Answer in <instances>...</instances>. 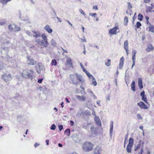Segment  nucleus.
<instances>
[{
    "label": "nucleus",
    "mask_w": 154,
    "mask_h": 154,
    "mask_svg": "<svg viewBox=\"0 0 154 154\" xmlns=\"http://www.w3.org/2000/svg\"><path fill=\"white\" fill-rule=\"evenodd\" d=\"M134 143L133 139L131 137L129 138V143L128 145L133 146Z\"/></svg>",
    "instance_id": "a878e982"
},
{
    "label": "nucleus",
    "mask_w": 154,
    "mask_h": 154,
    "mask_svg": "<svg viewBox=\"0 0 154 154\" xmlns=\"http://www.w3.org/2000/svg\"><path fill=\"white\" fill-rule=\"evenodd\" d=\"M94 145L91 142L88 141L83 144L82 149L85 151L88 152L93 149Z\"/></svg>",
    "instance_id": "7ed1b4c3"
},
{
    "label": "nucleus",
    "mask_w": 154,
    "mask_h": 154,
    "mask_svg": "<svg viewBox=\"0 0 154 154\" xmlns=\"http://www.w3.org/2000/svg\"><path fill=\"white\" fill-rule=\"evenodd\" d=\"M45 141H46V143L47 145H49V140H46Z\"/></svg>",
    "instance_id": "774afa93"
},
{
    "label": "nucleus",
    "mask_w": 154,
    "mask_h": 154,
    "mask_svg": "<svg viewBox=\"0 0 154 154\" xmlns=\"http://www.w3.org/2000/svg\"><path fill=\"white\" fill-rule=\"evenodd\" d=\"M70 79L73 85H75L78 84L82 81V76L77 73H75V75L71 74L70 75Z\"/></svg>",
    "instance_id": "f03ea898"
},
{
    "label": "nucleus",
    "mask_w": 154,
    "mask_h": 154,
    "mask_svg": "<svg viewBox=\"0 0 154 154\" xmlns=\"http://www.w3.org/2000/svg\"><path fill=\"white\" fill-rule=\"evenodd\" d=\"M137 105L140 108L142 109H146L148 108L147 106L142 101H141L140 102L138 103Z\"/></svg>",
    "instance_id": "4468645a"
},
{
    "label": "nucleus",
    "mask_w": 154,
    "mask_h": 154,
    "mask_svg": "<svg viewBox=\"0 0 154 154\" xmlns=\"http://www.w3.org/2000/svg\"><path fill=\"white\" fill-rule=\"evenodd\" d=\"M43 79H39L38 80V82L39 83H41L43 80Z\"/></svg>",
    "instance_id": "6e6d98bb"
},
{
    "label": "nucleus",
    "mask_w": 154,
    "mask_h": 154,
    "mask_svg": "<svg viewBox=\"0 0 154 154\" xmlns=\"http://www.w3.org/2000/svg\"><path fill=\"white\" fill-rule=\"evenodd\" d=\"M94 120L96 122V124L99 126H100L101 125V122L100 121V119L98 116H96L94 118Z\"/></svg>",
    "instance_id": "f3484780"
},
{
    "label": "nucleus",
    "mask_w": 154,
    "mask_h": 154,
    "mask_svg": "<svg viewBox=\"0 0 154 154\" xmlns=\"http://www.w3.org/2000/svg\"><path fill=\"white\" fill-rule=\"evenodd\" d=\"M42 37L43 39V40L45 42H48V39L47 38V37L46 36L45 34H43L42 35Z\"/></svg>",
    "instance_id": "393cba45"
},
{
    "label": "nucleus",
    "mask_w": 154,
    "mask_h": 154,
    "mask_svg": "<svg viewBox=\"0 0 154 154\" xmlns=\"http://www.w3.org/2000/svg\"><path fill=\"white\" fill-rule=\"evenodd\" d=\"M133 146L128 145L127 148L126 150L127 152L128 153H131V149Z\"/></svg>",
    "instance_id": "5701e85b"
},
{
    "label": "nucleus",
    "mask_w": 154,
    "mask_h": 154,
    "mask_svg": "<svg viewBox=\"0 0 154 154\" xmlns=\"http://www.w3.org/2000/svg\"><path fill=\"white\" fill-rule=\"evenodd\" d=\"M141 26V24L139 22H137L136 23V26L137 28H139Z\"/></svg>",
    "instance_id": "79ce46f5"
},
{
    "label": "nucleus",
    "mask_w": 154,
    "mask_h": 154,
    "mask_svg": "<svg viewBox=\"0 0 154 154\" xmlns=\"http://www.w3.org/2000/svg\"><path fill=\"white\" fill-rule=\"evenodd\" d=\"M59 130L61 131L62 130V129H63V126L61 125H59Z\"/></svg>",
    "instance_id": "603ef678"
},
{
    "label": "nucleus",
    "mask_w": 154,
    "mask_h": 154,
    "mask_svg": "<svg viewBox=\"0 0 154 154\" xmlns=\"http://www.w3.org/2000/svg\"><path fill=\"white\" fill-rule=\"evenodd\" d=\"M26 34L30 36H32V35L31 34V32L29 31L28 30H26Z\"/></svg>",
    "instance_id": "09e8293b"
},
{
    "label": "nucleus",
    "mask_w": 154,
    "mask_h": 154,
    "mask_svg": "<svg viewBox=\"0 0 154 154\" xmlns=\"http://www.w3.org/2000/svg\"><path fill=\"white\" fill-rule=\"evenodd\" d=\"M5 24L4 22L0 21V25H3Z\"/></svg>",
    "instance_id": "0e129e2a"
},
{
    "label": "nucleus",
    "mask_w": 154,
    "mask_h": 154,
    "mask_svg": "<svg viewBox=\"0 0 154 154\" xmlns=\"http://www.w3.org/2000/svg\"><path fill=\"white\" fill-rule=\"evenodd\" d=\"M45 29L49 33H51L52 32V30L51 28L49 26L47 25L44 27Z\"/></svg>",
    "instance_id": "6ab92c4d"
},
{
    "label": "nucleus",
    "mask_w": 154,
    "mask_h": 154,
    "mask_svg": "<svg viewBox=\"0 0 154 154\" xmlns=\"http://www.w3.org/2000/svg\"><path fill=\"white\" fill-rule=\"evenodd\" d=\"M154 47H153L152 45L151 44H149L146 49V51L147 52L153 51L154 50Z\"/></svg>",
    "instance_id": "9b49d317"
},
{
    "label": "nucleus",
    "mask_w": 154,
    "mask_h": 154,
    "mask_svg": "<svg viewBox=\"0 0 154 154\" xmlns=\"http://www.w3.org/2000/svg\"><path fill=\"white\" fill-rule=\"evenodd\" d=\"M89 15L92 16V17H95V16H97V14L96 13H91V14H89Z\"/></svg>",
    "instance_id": "3c124183"
},
{
    "label": "nucleus",
    "mask_w": 154,
    "mask_h": 154,
    "mask_svg": "<svg viewBox=\"0 0 154 154\" xmlns=\"http://www.w3.org/2000/svg\"><path fill=\"white\" fill-rule=\"evenodd\" d=\"M67 64L68 65H69L70 67H72V65L71 61V60L70 58H68L67 60Z\"/></svg>",
    "instance_id": "cd10ccee"
},
{
    "label": "nucleus",
    "mask_w": 154,
    "mask_h": 154,
    "mask_svg": "<svg viewBox=\"0 0 154 154\" xmlns=\"http://www.w3.org/2000/svg\"><path fill=\"white\" fill-rule=\"evenodd\" d=\"M56 128V126L54 124H52L50 127L51 129V130H54Z\"/></svg>",
    "instance_id": "37998d69"
},
{
    "label": "nucleus",
    "mask_w": 154,
    "mask_h": 154,
    "mask_svg": "<svg viewBox=\"0 0 154 154\" xmlns=\"http://www.w3.org/2000/svg\"><path fill=\"white\" fill-rule=\"evenodd\" d=\"M70 131V130L69 129H67L64 132L66 133L67 134V135L69 137V136Z\"/></svg>",
    "instance_id": "c9c22d12"
},
{
    "label": "nucleus",
    "mask_w": 154,
    "mask_h": 154,
    "mask_svg": "<svg viewBox=\"0 0 154 154\" xmlns=\"http://www.w3.org/2000/svg\"><path fill=\"white\" fill-rule=\"evenodd\" d=\"M32 32L34 34L32 36L36 38H38L40 37L41 34L39 32H37L35 31H32Z\"/></svg>",
    "instance_id": "412c9836"
},
{
    "label": "nucleus",
    "mask_w": 154,
    "mask_h": 154,
    "mask_svg": "<svg viewBox=\"0 0 154 154\" xmlns=\"http://www.w3.org/2000/svg\"><path fill=\"white\" fill-rule=\"evenodd\" d=\"M91 131L92 132V133H96V128H94V127H91Z\"/></svg>",
    "instance_id": "72a5a7b5"
},
{
    "label": "nucleus",
    "mask_w": 154,
    "mask_h": 154,
    "mask_svg": "<svg viewBox=\"0 0 154 154\" xmlns=\"http://www.w3.org/2000/svg\"><path fill=\"white\" fill-rule=\"evenodd\" d=\"M141 145V142H139L137 145H135V147L134 148V150L136 151V150H137L140 148Z\"/></svg>",
    "instance_id": "bb28decb"
},
{
    "label": "nucleus",
    "mask_w": 154,
    "mask_h": 154,
    "mask_svg": "<svg viewBox=\"0 0 154 154\" xmlns=\"http://www.w3.org/2000/svg\"><path fill=\"white\" fill-rule=\"evenodd\" d=\"M124 60V58L123 57H122L120 60L119 63V69H121L123 67V63Z\"/></svg>",
    "instance_id": "a211bd4d"
},
{
    "label": "nucleus",
    "mask_w": 154,
    "mask_h": 154,
    "mask_svg": "<svg viewBox=\"0 0 154 154\" xmlns=\"http://www.w3.org/2000/svg\"><path fill=\"white\" fill-rule=\"evenodd\" d=\"M100 100H97V103L98 104V105L100 106Z\"/></svg>",
    "instance_id": "338daca9"
},
{
    "label": "nucleus",
    "mask_w": 154,
    "mask_h": 154,
    "mask_svg": "<svg viewBox=\"0 0 154 154\" xmlns=\"http://www.w3.org/2000/svg\"><path fill=\"white\" fill-rule=\"evenodd\" d=\"M76 97L77 100L81 101H84L86 99V97L83 95L79 96L77 95L76 96Z\"/></svg>",
    "instance_id": "ddd939ff"
},
{
    "label": "nucleus",
    "mask_w": 154,
    "mask_h": 154,
    "mask_svg": "<svg viewBox=\"0 0 154 154\" xmlns=\"http://www.w3.org/2000/svg\"><path fill=\"white\" fill-rule=\"evenodd\" d=\"M128 7V9H131L132 8V6L130 4V2H128L127 3Z\"/></svg>",
    "instance_id": "49530a36"
},
{
    "label": "nucleus",
    "mask_w": 154,
    "mask_h": 154,
    "mask_svg": "<svg viewBox=\"0 0 154 154\" xmlns=\"http://www.w3.org/2000/svg\"><path fill=\"white\" fill-rule=\"evenodd\" d=\"M81 40V41L82 42H87L86 40L84 38V36H83V39L82 38H79Z\"/></svg>",
    "instance_id": "5fc2aeb1"
},
{
    "label": "nucleus",
    "mask_w": 154,
    "mask_h": 154,
    "mask_svg": "<svg viewBox=\"0 0 154 154\" xmlns=\"http://www.w3.org/2000/svg\"><path fill=\"white\" fill-rule=\"evenodd\" d=\"M70 122L71 123V126H72L74 124V122L70 120Z\"/></svg>",
    "instance_id": "052dcab7"
},
{
    "label": "nucleus",
    "mask_w": 154,
    "mask_h": 154,
    "mask_svg": "<svg viewBox=\"0 0 154 154\" xmlns=\"http://www.w3.org/2000/svg\"><path fill=\"white\" fill-rule=\"evenodd\" d=\"M27 60H26L27 63L29 65H34L36 63V61L31 57H27Z\"/></svg>",
    "instance_id": "0eeeda50"
},
{
    "label": "nucleus",
    "mask_w": 154,
    "mask_h": 154,
    "mask_svg": "<svg viewBox=\"0 0 154 154\" xmlns=\"http://www.w3.org/2000/svg\"><path fill=\"white\" fill-rule=\"evenodd\" d=\"M2 78L5 82H7L12 80V76L10 74L5 73L2 75Z\"/></svg>",
    "instance_id": "423d86ee"
},
{
    "label": "nucleus",
    "mask_w": 154,
    "mask_h": 154,
    "mask_svg": "<svg viewBox=\"0 0 154 154\" xmlns=\"http://www.w3.org/2000/svg\"><path fill=\"white\" fill-rule=\"evenodd\" d=\"M92 96H93V98L94 99H96L97 98V97L95 96L94 94H93V95H92Z\"/></svg>",
    "instance_id": "e2e57ef3"
},
{
    "label": "nucleus",
    "mask_w": 154,
    "mask_h": 154,
    "mask_svg": "<svg viewBox=\"0 0 154 154\" xmlns=\"http://www.w3.org/2000/svg\"><path fill=\"white\" fill-rule=\"evenodd\" d=\"M124 48L125 49H128V40H126L124 44Z\"/></svg>",
    "instance_id": "c756f323"
},
{
    "label": "nucleus",
    "mask_w": 154,
    "mask_h": 154,
    "mask_svg": "<svg viewBox=\"0 0 154 154\" xmlns=\"http://www.w3.org/2000/svg\"><path fill=\"white\" fill-rule=\"evenodd\" d=\"M101 150V148L99 146H97L94 150V154H100V152Z\"/></svg>",
    "instance_id": "2eb2a0df"
},
{
    "label": "nucleus",
    "mask_w": 154,
    "mask_h": 154,
    "mask_svg": "<svg viewBox=\"0 0 154 154\" xmlns=\"http://www.w3.org/2000/svg\"><path fill=\"white\" fill-rule=\"evenodd\" d=\"M35 41L39 45L42 46L44 47H47L49 44L48 42H46L43 40H41L39 39H36Z\"/></svg>",
    "instance_id": "39448f33"
},
{
    "label": "nucleus",
    "mask_w": 154,
    "mask_h": 154,
    "mask_svg": "<svg viewBox=\"0 0 154 154\" xmlns=\"http://www.w3.org/2000/svg\"><path fill=\"white\" fill-rule=\"evenodd\" d=\"M8 29L11 32L12 31H20V28L17 27L15 24H12L8 26Z\"/></svg>",
    "instance_id": "20e7f679"
},
{
    "label": "nucleus",
    "mask_w": 154,
    "mask_h": 154,
    "mask_svg": "<svg viewBox=\"0 0 154 154\" xmlns=\"http://www.w3.org/2000/svg\"><path fill=\"white\" fill-rule=\"evenodd\" d=\"M135 82L134 81H132L131 85V90L134 91H135Z\"/></svg>",
    "instance_id": "b1692460"
},
{
    "label": "nucleus",
    "mask_w": 154,
    "mask_h": 154,
    "mask_svg": "<svg viewBox=\"0 0 154 154\" xmlns=\"http://www.w3.org/2000/svg\"><path fill=\"white\" fill-rule=\"evenodd\" d=\"M35 68L36 69L37 72L38 73H40L41 70H43L44 69V66L42 63H39L38 65L35 66Z\"/></svg>",
    "instance_id": "6e6552de"
},
{
    "label": "nucleus",
    "mask_w": 154,
    "mask_h": 154,
    "mask_svg": "<svg viewBox=\"0 0 154 154\" xmlns=\"http://www.w3.org/2000/svg\"><path fill=\"white\" fill-rule=\"evenodd\" d=\"M79 11L84 16H86V14L85 13L84 11L81 9H80Z\"/></svg>",
    "instance_id": "a18cd8bd"
},
{
    "label": "nucleus",
    "mask_w": 154,
    "mask_h": 154,
    "mask_svg": "<svg viewBox=\"0 0 154 154\" xmlns=\"http://www.w3.org/2000/svg\"><path fill=\"white\" fill-rule=\"evenodd\" d=\"M143 16L140 14L138 15V19L140 21H142L143 20Z\"/></svg>",
    "instance_id": "f704fd0d"
},
{
    "label": "nucleus",
    "mask_w": 154,
    "mask_h": 154,
    "mask_svg": "<svg viewBox=\"0 0 154 154\" xmlns=\"http://www.w3.org/2000/svg\"><path fill=\"white\" fill-rule=\"evenodd\" d=\"M107 61H108V62L106 63H105V64L106 66H109L111 65V64H110L111 60L110 59H108L107 60Z\"/></svg>",
    "instance_id": "4c0bfd02"
},
{
    "label": "nucleus",
    "mask_w": 154,
    "mask_h": 154,
    "mask_svg": "<svg viewBox=\"0 0 154 154\" xmlns=\"http://www.w3.org/2000/svg\"><path fill=\"white\" fill-rule=\"evenodd\" d=\"M142 100L145 101V102H146V103H147V102H146V96H142Z\"/></svg>",
    "instance_id": "c03bdc74"
},
{
    "label": "nucleus",
    "mask_w": 154,
    "mask_h": 154,
    "mask_svg": "<svg viewBox=\"0 0 154 154\" xmlns=\"http://www.w3.org/2000/svg\"><path fill=\"white\" fill-rule=\"evenodd\" d=\"M90 115V111L88 110L82 112V117L83 118L85 119L86 117Z\"/></svg>",
    "instance_id": "9d476101"
},
{
    "label": "nucleus",
    "mask_w": 154,
    "mask_h": 154,
    "mask_svg": "<svg viewBox=\"0 0 154 154\" xmlns=\"http://www.w3.org/2000/svg\"><path fill=\"white\" fill-rule=\"evenodd\" d=\"M138 83L140 88L141 89L142 88H143V86L142 83V79L141 78H139L138 79Z\"/></svg>",
    "instance_id": "aec40b11"
},
{
    "label": "nucleus",
    "mask_w": 154,
    "mask_h": 154,
    "mask_svg": "<svg viewBox=\"0 0 154 154\" xmlns=\"http://www.w3.org/2000/svg\"><path fill=\"white\" fill-rule=\"evenodd\" d=\"M151 7H149V8L150 9H152L154 8V6L152 4H151Z\"/></svg>",
    "instance_id": "4d7b16f0"
},
{
    "label": "nucleus",
    "mask_w": 154,
    "mask_h": 154,
    "mask_svg": "<svg viewBox=\"0 0 154 154\" xmlns=\"http://www.w3.org/2000/svg\"><path fill=\"white\" fill-rule=\"evenodd\" d=\"M4 65L2 62L0 61V70L3 69Z\"/></svg>",
    "instance_id": "ea45409f"
},
{
    "label": "nucleus",
    "mask_w": 154,
    "mask_h": 154,
    "mask_svg": "<svg viewBox=\"0 0 154 154\" xmlns=\"http://www.w3.org/2000/svg\"><path fill=\"white\" fill-rule=\"evenodd\" d=\"M140 96L141 97L145 96V91H143L140 93Z\"/></svg>",
    "instance_id": "864d4df0"
},
{
    "label": "nucleus",
    "mask_w": 154,
    "mask_h": 154,
    "mask_svg": "<svg viewBox=\"0 0 154 154\" xmlns=\"http://www.w3.org/2000/svg\"><path fill=\"white\" fill-rule=\"evenodd\" d=\"M93 9H96V10H97L98 8L97 5H95L93 6Z\"/></svg>",
    "instance_id": "13d9d810"
},
{
    "label": "nucleus",
    "mask_w": 154,
    "mask_h": 154,
    "mask_svg": "<svg viewBox=\"0 0 154 154\" xmlns=\"http://www.w3.org/2000/svg\"><path fill=\"white\" fill-rule=\"evenodd\" d=\"M51 42L52 45L54 46H56V43L53 39H52L51 40Z\"/></svg>",
    "instance_id": "58836bf2"
},
{
    "label": "nucleus",
    "mask_w": 154,
    "mask_h": 154,
    "mask_svg": "<svg viewBox=\"0 0 154 154\" xmlns=\"http://www.w3.org/2000/svg\"><path fill=\"white\" fill-rule=\"evenodd\" d=\"M137 117L139 119H143L140 115L139 114H137Z\"/></svg>",
    "instance_id": "8fccbe9b"
},
{
    "label": "nucleus",
    "mask_w": 154,
    "mask_h": 154,
    "mask_svg": "<svg viewBox=\"0 0 154 154\" xmlns=\"http://www.w3.org/2000/svg\"><path fill=\"white\" fill-rule=\"evenodd\" d=\"M149 31L150 32H154V27L152 26H150Z\"/></svg>",
    "instance_id": "a19ab883"
},
{
    "label": "nucleus",
    "mask_w": 154,
    "mask_h": 154,
    "mask_svg": "<svg viewBox=\"0 0 154 154\" xmlns=\"http://www.w3.org/2000/svg\"><path fill=\"white\" fill-rule=\"evenodd\" d=\"M137 53V51L136 50L134 49L132 52V60H133L132 64L131 67V69H132L134 67L135 63L136 61V54Z\"/></svg>",
    "instance_id": "1a4fd4ad"
},
{
    "label": "nucleus",
    "mask_w": 154,
    "mask_h": 154,
    "mask_svg": "<svg viewBox=\"0 0 154 154\" xmlns=\"http://www.w3.org/2000/svg\"><path fill=\"white\" fill-rule=\"evenodd\" d=\"M39 145V144L37 143H35L34 145V146H35V147H36L37 146H38Z\"/></svg>",
    "instance_id": "69168bd1"
},
{
    "label": "nucleus",
    "mask_w": 154,
    "mask_h": 154,
    "mask_svg": "<svg viewBox=\"0 0 154 154\" xmlns=\"http://www.w3.org/2000/svg\"><path fill=\"white\" fill-rule=\"evenodd\" d=\"M150 1V0H144V2L145 3H149Z\"/></svg>",
    "instance_id": "680f3d73"
},
{
    "label": "nucleus",
    "mask_w": 154,
    "mask_h": 154,
    "mask_svg": "<svg viewBox=\"0 0 154 154\" xmlns=\"http://www.w3.org/2000/svg\"><path fill=\"white\" fill-rule=\"evenodd\" d=\"M124 25L125 26H126L127 25V23L128 22V18L127 17H125L124 18Z\"/></svg>",
    "instance_id": "473e14b6"
},
{
    "label": "nucleus",
    "mask_w": 154,
    "mask_h": 154,
    "mask_svg": "<svg viewBox=\"0 0 154 154\" xmlns=\"http://www.w3.org/2000/svg\"><path fill=\"white\" fill-rule=\"evenodd\" d=\"M57 64V62L55 59L52 60L51 63V65L56 66Z\"/></svg>",
    "instance_id": "2f4dec72"
},
{
    "label": "nucleus",
    "mask_w": 154,
    "mask_h": 154,
    "mask_svg": "<svg viewBox=\"0 0 154 154\" xmlns=\"http://www.w3.org/2000/svg\"><path fill=\"white\" fill-rule=\"evenodd\" d=\"M11 0H0V3H2L3 5H5Z\"/></svg>",
    "instance_id": "c85d7f7f"
},
{
    "label": "nucleus",
    "mask_w": 154,
    "mask_h": 154,
    "mask_svg": "<svg viewBox=\"0 0 154 154\" xmlns=\"http://www.w3.org/2000/svg\"><path fill=\"white\" fill-rule=\"evenodd\" d=\"M113 122L112 121H111L110 122V135L111 136L112 135V132L113 131Z\"/></svg>",
    "instance_id": "4be33fe9"
},
{
    "label": "nucleus",
    "mask_w": 154,
    "mask_h": 154,
    "mask_svg": "<svg viewBox=\"0 0 154 154\" xmlns=\"http://www.w3.org/2000/svg\"><path fill=\"white\" fill-rule=\"evenodd\" d=\"M119 29L117 26H115L112 29H110L109 31V33L111 34L114 35L116 33L117 30Z\"/></svg>",
    "instance_id": "f8f14e48"
},
{
    "label": "nucleus",
    "mask_w": 154,
    "mask_h": 154,
    "mask_svg": "<svg viewBox=\"0 0 154 154\" xmlns=\"http://www.w3.org/2000/svg\"><path fill=\"white\" fill-rule=\"evenodd\" d=\"M86 74L90 79H94V77L92 75H91L89 72H87V73H86Z\"/></svg>",
    "instance_id": "7c9ffc66"
},
{
    "label": "nucleus",
    "mask_w": 154,
    "mask_h": 154,
    "mask_svg": "<svg viewBox=\"0 0 154 154\" xmlns=\"http://www.w3.org/2000/svg\"><path fill=\"white\" fill-rule=\"evenodd\" d=\"M151 10L149 8V7H147V9H146V11L148 12H150Z\"/></svg>",
    "instance_id": "bf43d9fd"
},
{
    "label": "nucleus",
    "mask_w": 154,
    "mask_h": 154,
    "mask_svg": "<svg viewBox=\"0 0 154 154\" xmlns=\"http://www.w3.org/2000/svg\"><path fill=\"white\" fill-rule=\"evenodd\" d=\"M77 116L78 117H82V112H78L77 114Z\"/></svg>",
    "instance_id": "de8ad7c7"
},
{
    "label": "nucleus",
    "mask_w": 154,
    "mask_h": 154,
    "mask_svg": "<svg viewBox=\"0 0 154 154\" xmlns=\"http://www.w3.org/2000/svg\"><path fill=\"white\" fill-rule=\"evenodd\" d=\"M9 51V49L7 47H2L1 50V52L2 54L5 53L7 54Z\"/></svg>",
    "instance_id": "dca6fc26"
},
{
    "label": "nucleus",
    "mask_w": 154,
    "mask_h": 154,
    "mask_svg": "<svg viewBox=\"0 0 154 154\" xmlns=\"http://www.w3.org/2000/svg\"><path fill=\"white\" fill-rule=\"evenodd\" d=\"M92 80V85H93L94 86H96L97 85V83L96 81V80L94 78V79H91Z\"/></svg>",
    "instance_id": "e433bc0d"
},
{
    "label": "nucleus",
    "mask_w": 154,
    "mask_h": 154,
    "mask_svg": "<svg viewBox=\"0 0 154 154\" xmlns=\"http://www.w3.org/2000/svg\"><path fill=\"white\" fill-rule=\"evenodd\" d=\"M34 72L32 69H26L22 73V76L25 78L32 80L34 77Z\"/></svg>",
    "instance_id": "f257e3e1"
}]
</instances>
